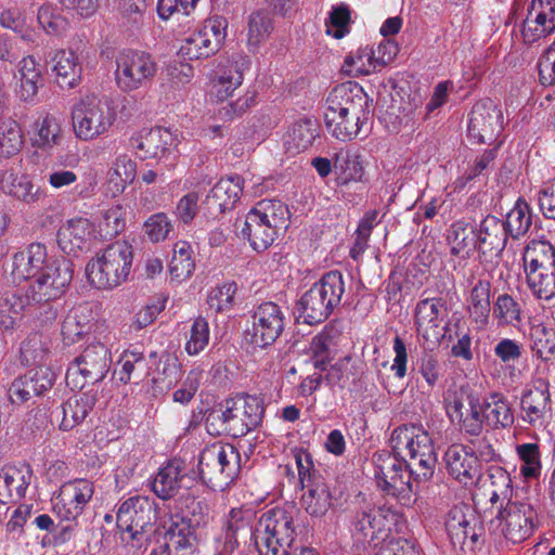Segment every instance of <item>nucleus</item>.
Segmentation results:
<instances>
[{
	"label": "nucleus",
	"mask_w": 555,
	"mask_h": 555,
	"mask_svg": "<svg viewBox=\"0 0 555 555\" xmlns=\"http://www.w3.org/2000/svg\"><path fill=\"white\" fill-rule=\"evenodd\" d=\"M367 96L357 83L345 82L332 89L326 99L324 122L337 140L350 141L369 119Z\"/></svg>",
	"instance_id": "obj_1"
},
{
	"label": "nucleus",
	"mask_w": 555,
	"mask_h": 555,
	"mask_svg": "<svg viewBox=\"0 0 555 555\" xmlns=\"http://www.w3.org/2000/svg\"><path fill=\"white\" fill-rule=\"evenodd\" d=\"M132 262V245L125 240L115 241L99 250L88 262V281L98 289H114L128 281Z\"/></svg>",
	"instance_id": "obj_2"
},
{
	"label": "nucleus",
	"mask_w": 555,
	"mask_h": 555,
	"mask_svg": "<svg viewBox=\"0 0 555 555\" xmlns=\"http://www.w3.org/2000/svg\"><path fill=\"white\" fill-rule=\"evenodd\" d=\"M393 451L404 459L416 480H427L434 474L437 455L426 430L415 425H403L391 435Z\"/></svg>",
	"instance_id": "obj_3"
},
{
	"label": "nucleus",
	"mask_w": 555,
	"mask_h": 555,
	"mask_svg": "<svg viewBox=\"0 0 555 555\" xmlns=\"http://www.w3.org/2000/svg\"><path fill=\"white\" fill-rule=\"evenodd\" d=\"M289 221L288 207L276 199H262L246 215L241 229L250 246L266 250L275 241L278 233L285 230Z\"/></svg>",
	"instance_id": "obj_4"
},
{
	"label": "nucleus",
	"mask_w": 555,
	"mask_h": 555,
	"mask_svg": "<svg viewBox=\"0 0 555 555\" xmlns=\"http://www.w3.org/2000/svg\"><path fill=\"white\" fill-rule=\"evenodd\" d=\"M295 518L284 508H271L260 515L253 531L259 555H287L296 537Z\"/></svg>",
	"instance_id": "obj_5"
},
{
	"label": "nucleus",
	"mask_w": 555,
	"mask_h": 555,
	"mask_svg": "<svg viewBox=\"0 0 555 555\" xmlns=\"http://www.w3.org/2000/svg\"><path fill=\"white\" fill-rule=\"evenodd\" d=\"M116 116L115 107L108 98L86 95L72 109L74 133L81 141H94L111 130Z\"/></svg>",
	"instance_id": "obj_6"
},
{
	"label": "nucleus",
	"mask_w": 555,
	"mask_h": 555,
	"mask_svg": "<svg viewBox=\"0 0 555 555\" xmlns=\"http://www.w3.org/2000/svg\"><path fill=\"white\" fill-rule=\"evenodd\" d=\"M344 293L345 281L341 272H327L300 298L299 318L309 325L323 322L340 304Z\"/></svg>",
	"instance_id": "obj_7"
},
{
	"label": "nucleus",
	"mask_w": 555,
	"mask_h": 555,
	"mask_svg": "<svg viewBox=\"0 0 555 555\" xmlns=\"http://www.w3.org/2000/svg\"><path fill=\"white\" fill-rule=\"evenodd\" d=\"M156 519L155 502L147 496L134 495L124 501L117 512L120 540L130 551L140 550L147 541L146 529Z\"/></svg>",
	"instance_id": "obj_8"
},
{
	"label": "nucleus",
	"mask_w": 555,
	"mask_h": 555,
	"mask_svg": "<svg viewBox=\"0 0 555 555\" xmlns=\"http://www.w3.org/2000/svg\"><path fill=\"white\" fill-rule=\"evenodd\" d=\"M527 283L539 299L555 298V263L551 248L546 242H532L524 256Z\"/></svg>",
	"instance_id": "obj_9"
},
{
	"label": "nucleus",
	"mask_w": 555,
	"mask_h": 555,
	"mask_svg": "<svg viewBox=\"0 0 555 555\" xmlns=\"http://www.w3.org/2000/svg\"><path fill=\"white\" fill-rule=\"evenodd\" d=\"M111 363V352L104 344H90L69 364L66 372L67 385L82 389L87 384L101 382L108 373Z\"/></svg>",
	"instance_id": "obj_10"
},
{
	"label": "nucleus",
	"mask_w": 555,
	"mask_h": 555,
	"mask_svg": "<svg viewBox=\"0 0 555 555\" xmlns=\"http://www.w3.org/2000/svg\"><path fill=\"white\" fill-rule=\"evenodd\" d=\"M157 73V64L147 52L127 49L116 56L115 80L118 88L131 92L150 83Z\"/></svg>",
	"instance_id": "obj_11"
},
{
	"label": "nucleus",
	"mask_w": 555,
	"mask_h": 555,
	"mask_svg": "<svg viewBox=\"0 0 555 555\" xmlns=\"http://www.w3.org/2000/svg\"><path fill=\"white\" fill-rule=\"evenodd\" d=\"M535 519L537 513L531 503L519 495L501 504L492 524L506 540L520 543L532 534Z\"/></svg>",
	"instance_id": "obj_12"
},
{
	"label": "nucleus",
	"mask_w": 555,
	"mask_h": 555,
	"mask_svg": "<svg viewBox=\"0 0 555 555\" xmlns=\"http://www.w3.org/2000/svg\"><path fill=\"white\" fill-rule=\"evenodd\" d=\"M446 411L452 423L470 436H479L483 429L482 403L469 387L449 390L444 398Z\"/></svg>",
	"instance_id": "obj_13"
},
{
	"label": "nucleus",
	"mask_w": 555,
	"mask_h": 555,
	"mask_svg": "<svg viewBox=\"0 0 555 555\" xmlns=\"http://www.w3.org/2000/svg\"><path fill=\"white\" fill-rule=\"evenodd\" d=\"M74 266L64 257L52 259L41 273L29 284L27 298L38 304H47L60 298L69 286Z\"/></svg>",
	"instance_id": "obj_14"
},
{
	"label": "nucleus",
	"mask_w": 555,
	"mask_h": 555,
	"mask_svg": "<svg viewBox=\"0 0 555 555\" xmlns=\"http://www.w3.org/2000/svg\"><path fill=\"white\" fill-rule=\"evenodd\" d=\"M399 515L390 507L367 506L358 511L351 521L353 537L373 546H378L390 538L392 526Z\"/></svg>",
	"instance_id": "obj_15"
},
{
	"label": "nucleus",
	"mask_w": 555,
	"mask_h": 555,
	"mask_svg": "<svg viewBox=\"0 0 555 555\" xmlns=\"http://www.w3.org/2000/svg\"><path fill=\"white\" fill-rule=\"evenodd\" d=\"M448 308L443 298L434 297L420 300L414 309V325L417 336L428 348L437 347L449 327Z\"/></svg>",
	"instance_id": "obj_16"
},
{
	"label": "nucleus",
	"mask_w": 555,
	"mask_h": 555,
	"mask_svg": "<svg viewBox=\"0 0 555 555\" xmlns=\"http://www.w3.org/2000/svg\"><path fill=\"white\" fill-rule=\"evenodd\" d=\"M263 412L262 402L258 397L238 395L225 400L220 417L229 435L242 437L261 423Z\"/></svg>",
	"instance_id": "obj_17"
},
{
	"label": "nucleus",
	"mask_w": 555,
	"mask_h": 555,
	"mask_svg": "<svg viewBox=\"0 0 555 555\" xmlns=\"http://www.w3.org/2000/svg\"><path fill=\"white\" fill-rule=\"evenodd\" d=\"M375 477L378 487L390 495H401L412 490L411 477L414 474L406 466L404 459L383 451L374 454Z\"/></svg>",
	"instance_id": "obj_18"
},
{
	"label": "nucleus",
	"mask_w": 555,
	"mask_h": 555,
	"mask_svg": "<svg viewBox=\"0 0 555 555\" xmlns=\"http://www.w3.org/2000/svg\"><path fill=\"white\" fill-rule=\"evenodd\" d=\"M225 38V21L210 18L203 27L188 36L180 46L179 54L188 60L206 59L218 52Z\"/></svg>",
	"instance_id": "obj_19"
},
{
	"label": "nucleus",
	"mask_w": 555,
	"mask_h": 555,
	"mask_svg": "<svg viewBox=\"0 0 555 555\" xmlns=\"http://www.w3.org/2000/svg\"><path fill=\"white\" fill-rule=\"evenodd\" d=\"M284 313L272 301L258 306L253 314L251 328L247 331L248 341L258 348L272 345L284 330Z\"/></svg>",
	"instance_id": "obj_20"
},
{
	"label": "nucleus",
	"mask_w": 555,
	"mask_h": 555,
	"mask_svg": "<svg viewBox=\"0 0 555 555\" xmlns=\"http://www.w3.org/2000/svg\"><path fill=\"white\" fill-rule=\"evenodd\" d=\"M94 493L93 483L78 478L63 483L53 502L54 513L63 520H76Z\"/></svg>",
	"instance_id": "obj_21"
},
{
	"label": "nucleus",
	"mask_w": 555,
	"mask_h": 555,
	"mask_svg": "<svg viewBox=\"0 0 555 555\" xmlns=\"http://www.w3.org/2000/svg\"><path fill=\"white\" fill-rule=\"evenodd\" d=\"M55 380L54 373L48 366H38L13 379L7 390L9 402L21 406L49 390Z\"/></svg>",
	"instance_id": "obj_22"
},
{
	"label": "nucleus",
	"mask_w": 555,
	"mask_h": 555,
	"mask_svg": "<svg viewBox=\"0 0 555 555\" xmlns=\"http://www.w3.org/2000/svg\"><path fill=\"white\" fill-rule=\"evenodd\" d=\"M503 128L502 112L491 100L474 105L468 124V135L476 143L492 142Z\"/></svg>",
	"instance_id": "obj_23"
},
{
	"label": "nucleus",
	"mask_w": 555,
	"mask_h": 555,
	"mask_svg": "<svg viewBox=\"0 0 555 555\" xmlns=\"http://www.w3.org/2000/svg\"><path fill=\"white\" fill-rule=\"evenodd\" d=\"M205 514L199 502L192 503V515L176 514L170 517L167 533L179 550H193L198 543L197 529L205 524Z\"/></svg>",
	"instance_id": "obj_24"
},
{
	"label": "nucleus",
	"mask_w": 555,
	"mask_h": 555,
	"mask_svg": "<svg viewBox=\"0 0 555 555\" xmlns=\"http://www.w3.org/2000/svg\"><path fill=\"white\" fill-rule=\"evenodd\" d=\"M444 462L449 475L464 486L473 485L480 476L478 457L463 444L450 446Z\"/></svg>",
	"instance_id": "obj_25"
},
{
	"label": "nucleus",
	"mask_w": 555,
	"mask_h": 555,
	"mask_svg": "<svg viewBox=\"0 0 555 555\" xmlns=\"http://www.w3.org/2000/svg\"><path fill=\"white\" fill-rule=\"evenodd\" d=\"M243 192V180L240 176H231L219 180L207 194L203 205L207 214L214 218L232 209Z\"/></svg>",
	"instance_id": "obj_26"
},
{
	"label": "nucleus",
	"mask_w": 555,
	"mask_h": 555,
	"mask_svg": "<svg viewBox=\"0 0 555 555\" xmlns=\"http://www.w3.org/2000/svg\"><path fill=\"white\" fill-rule=\"evenodd\" d=\"M94 234V227L87 218L67 220L57 231V245L63 253L77 256L85 250Z\"/></svg>",
	"instance_id": "obj_27"
},
{
	"label": "nucleus",
	"mask_w": 555,
	"mask_h": 555,
	"mask_svg": "<svg viewBox=\"0 0 555 555\" xmlns=\"http://www.w3.org/2000/svg\"><path fill=\"white\" fill-rule=\"evenodd\" d=\"M222 451L217 450L216 443L207 446L203 449L198 459V474L204 483L210 488L223 489L229 486L228 479L219 465V461L222 459L228 463L227 468L230 470L234 467V461L232 455L221 453Z\"/></svg>",
	"instance_id": "obj_28"
},
{
	"label": "nucleus",
	"mask_w": 555,
	"mask_h": 555,
	"mask_svg": "<svg viewBox=\"0 0 555 555\" xmlns=\"http://www.w3.org/2000/svg\"><path fill=\"white\" fill-rule=\"evenodd\" d=\"M55 82L63 89L77 87L82 76V65L73 50L57 49L50 56Z\"/></svg>",
	"instance_id": "obj_29"
},
{
	"label": "nucleus",
	"mask_w": 555,
	"mask_h": 555,
	"mask_svg": "<svg viewBox=\"0 0 555 555\" xmlns=\"http://www.w3.org/2000/svg\"><path fill=\"white\" fill-rule=\"evenodd\" d=\"M505 223L494 216H487L480 223L477 232V246L483 256L498 258L504 250L507 242Z\"/></svg>",
	"instance_id": "obj_30"
},
{
	"label": "nucleus",
	"mask_w": 555,
	"mask_h": 555,
	"mask_svg": "<svg viewBox=\"0 0 555 555\" xmlns=\"http://www.w3.org/2000/svg\"><path fill=\"white\" fill-rule=\"evenodd\" d=\"M51 260L48 259L47 248L43 244L31 243L25 250L13 256L12 274L16 279L35 280Z\"/></svg>",
	"instance_id": "obj_31"
},
{
	"label": "nucleus",
	"mask_w": 555,
	"mask_h": 555,
	"mask_svg": "<svg viewBox=\"0 0 555 555\" xmlns=\"http://www.w3.org/2000/svg\"><path fill=\"white\" fill-rule=\"evenodd\" d=\"M132 140L144 158H162L176 146L173 134L160 127L144 129Z\"/></svg>",
	"instance_id": "obj_32"
},
{
	"label": "nucleus",
	"mask_w": 555,
	"mask_h": 555,
	"mask_svg": "<svg viewBox=\"0 0 555 555\" xmlns=\"http://www.w3.org/2000/svg\"><path fill=\"white\" fill-rule=\"evenodd\" d=\"M185 462L181 459L170 460L156 474L152 490L162 500H168L175 496L182 487V481L186 476Z\"/></svg>",
	"instance_id": "obj_33"
},
{
	"label": "nucleus",
	"mask_w": 555,
	"mask_h": 555,
	"mask_svg": "<svg viewBox=\"0 0 555 555\" xmlns=\"http://www.w3.org/2000/svg\"><path fill=\"white\" fill-rule=\"evenodd\" d=\"M255 513L250 508L233 507L225 515L223 521V533L225 544L234 547L240 539L250 538L253 540V520Z\"/></svg>",
	"instance_id": "obj_34"
},
{
	"label": "nucleus",
	"mask_w": 555,
	"mask_h": 555,
	"mask_svg": "<svg viewBox=\"0 0 555 555\" xmlns=\"http://www.w3.org/2000/svg\"><path fill=\"white\" fill-rule=\"evenodd\" d=\"M333 171L338 184L360 181L364 173L362 155L352 149L339 150L333 158Z\"/></svg>",
	"instance_id": "obj_35"
},
{
	"label": "nucleus",
	"mask_w": 555,
	"mask_h": 555,
	"mask_svg": "<svg viewBox=\"0 0 555 555\" xmlns=\"http://www.w3.org/2000/svg\"><path fill=\"white\" fill-rule=\"evenodd\" d=\"M92 311L87 306L70 309L62 322L61 334L66 345H72L91 331Z\"/></svg>",
	"instance_id": "obj_36"
},
{
	"label": "nucleus",
	"mask_w": 555,
	"mask_h": 555,
	"mask_svg": "<svg viewBox=\"0 0 555 555\" xmlns=\"http://www.w3.org/2000/svg\"><path fill=\"white\" fill-rule=\"evenodd\" d=\"M243 82V72L237 62L220 64L212 80L211 93L218 101H225Z\"/></svg>",
	"instance_id": "obj_37"
},
{
	"label": "nucleus",
	"mask_w": 555,
	"mask_h": 555,
	"mask_svg": "<svg viewBox=\"0 0 555 555\" xmlns=\"http://www.w3.org/2000/svg\"><path fill=\"white\" fill-rule=\"evenodd\" d=\"M1 189L14 198L26 204L38 202L43 192L36 186L26 175H16L12 171H5L0 179Z\"/></svg>",
	"instance_id": "obj_38"
},
{
	"label": "nucleus",
	"mask_w": 555,
	"mask_h": 555,
	"mask_svg": "<svg viewBox=\"0 0 555 555\" xmlns=\"http://www.w3.org/2000/svg\"><path fill=\"white\" fill-rule=\"evenodd\" d=\"M483 421L494 428H508L514 424L511 402L501 392H491L482 403Z\"/></svg>",
	"instance_id": "obj_39"
},
{
	"label": "nucleus",
	"mask_w": 555,
	"mask_h": 555,
	"mask_svg": "<svg viewBox=\"0 0 555 555\" xmlns=\"http://www.w3.org/2000/svg\"><path fill=\"white\" fill-rule=\"evenodd\" d=\"M18 79L17 96L24 102H33L43 81L39 65L33 56L23 57L20 62Z\"/></svg>",
	"instance_id": "obj_40"
},
{
	"label": "nucleus",
	"mask_w": 555,
	"mask_h": 555,
	"mask_svg": "<svg viewBox=\"0 0 555 555\" xmlns=\"http://www.w3.org/2000/svg\"><path fill=\"white\" fill-rule=\"evenodd\" d=\"M94 393L81 392L70 397L63 405V418L60 424L62 430H70L82 423L95 404Z\"/></svg>",
	"instance_id": "obj_41"
},
{
	"label": "nucleus",
	"mask_w": 555,
	"mask_h": 555,
	"mask_svg": "<svg viewBox=\"0 0 555 555\" xmlns=\"http://www.w3.org/2000/svg\"><path fill=\"white\" fill-rule=\"evenodd\" d=\"M491 283L488 280H479L470 291L467 310L469 318L479 326L488 323L491 311L490 305Z\"/></svg>",
	"instance_id": "obj_42"
},
{
	"label": "nucleus",
	"mask_w": 555,
	"mask_h": 555,
	"mask_svg": "<svg viewBox=\"0 0 555 555\" xmlns=\"http://www.w3.org/2000/svg\"><path fill=\"white\" fill-rule=\"evenodd\" d=\"M28 481L25 474L15 466L0 470V503L16 502L25 496Z\"/></svg>",
	"instance_id": "obj_43"
},
{
	"label": "nucleus",
	"mask_w": 555,
	"mask_h": 555,
	"mask_svg": "<svg viewBox=\"0 0 555 555\" xmlns=\"http://www.w3.org/2000/svg\"><path fill=\"white\" fill-rule=\"evenodd\" d=\"M447 241L451 254L463 258L469 257L477 246V233L473 225L465 221L454 222L448 230Z\"/></svg>",
	"instance_id": "obj_44"
},
{
	"label": "nucleus",
	"mask_w": 555,
	"mask_h": 555,
	"mask_svg": "<svg viewBox=\"0 0 555 555\" xmlns=\"http://www.w3.org/2000/svg\"><path fill=\"white\" fill-rule=\"evenodd\" d=\"M307 492L301 498L305 511L313 517H322L332 506V498L328 487L322 478H314L312 483H307Z\"/></svg>",
	"instance_id": "obj_45"
},
{
	"label": "nucleus",
	"mask_w": 555,
	"mask_h": 555,
	"mask_svg": "<svg viewBox=\"0 0 555 555\" xmlns=\"http://www.w3.org/2000/svg\"><path fill=\"white\" fill-rule=\"evenodd\" d=\"M550 402V393L546 389L534 388L527 390L520 401L521 410L525 413L524 421L532 426L541 423Z\"/></svg>",
	"instance_id": "obj_46"
},
{
	"label": "nucleus",
	"mask_w": 555,
	"mask_h": 555,
	"mask_svg": "<svg viewBox=\"0 0 555 555\" xmlns=\"http://www.w3.org/2000/svg\"><path fill=\"white\" fill-rule=\"evenodd\" d=\"M446 530L454 546H463L468 538L473 542L477 541V533L461 507H454L448 513Z\"/></svg>",
	"instance_id": "obj_47"
},
{
	"label": "nucleus",
	"mask_w": 555,
	"mask_h": 555,
	"mask_svg": "<svg viewBox=\"0 0 555 555\" xmlns=\"http://www.w3.org/2000/svg\"><path fill=\"white\" fill-rule=\"evenodd\" d=\"M118 363L121 366L118 378L122 384H128L132 379L139 383L149 375V365L142 352L126 350Z\"/></svg>",
	"instance_id": "obj_48"
},
{
	"label": "nucleus",
	"mask_w": 555,
	"mask_h": 555,
	"mask_svg": "<svg viewBox=\"0 0 555 555\" xmlns=\"http://www.w3.org/2000/svg\"><path fill=\"white\" fill-rule=\"evenodd\" d=\"M26 306V299L15 293L7 292L0 298V328L12 331L17 326Z\"/></svg>",
	"instance_id": "obj_49"
},
{
	"label": "nucleus",
	"mask_w": 555,
	"mask_h": 555,
	"mask_svg": "<svg viewBox=\"0 0 555 555\" xmlns=\"http://www.w3.org/2000/svg\"><path fill=\"white\" fill-rule=\"evenodd\" d=\"M504 223L506 232L513 238H518L526 234L532 223L531 210L528 203L522 198H518L514 207L507 214Z\"/></svg>",
	"instance_id": "obj_50"
},
{
	"label": "nucleus",
	"mask_w": 555,
	"mask_h": 555,
	"mask_svg": "<svg viewBox=\"0 0 555 555\" xmlns=\"http://www.w3.org/2000/svg\"><path fill=\"white\" fill-rule=\"evenodd\" d=\"M489 480L491 487L490 502L495 504L498 502L506 501L519 496L515 492L512 485V478L507 470L501 466H493L489 469Z\"/></svg>",
	"instance_id": "obj_51"
},
{
	"label": "nucleus",
	"mask_w": 555,
	"mask_h": 555,
	"mask_svg": "<svg viewBox=\"0 0 555 555\" xmlns=\"http://www.w3.org/2000/svg\"><path fill=\"white\" fill-rule=\"evenodd\" d=\"M63 139V129L57 118L47 115L37 122L34 145L40 149H52L60 145Z\"/></svg>",
	"instance_id": "obj_52"
},
{
	"label": "nucleus",
	"mask_w": 555,
	"mask_h": 555,
	"mask_svg": "<svg viewBox=\"0 0 555 555\" xmlns=\"http://www.w3.org/2000/svg\"><path fill=\"white\" fill-rule=\"evenodd\" d=\"M172 251L173 254L169 264L170 274L177 280H185L192 274L195 268L191 245L185 241H179L173 245Z\"/></svg>",
	"instance_id": "obj_53"
},
{
	"label": "nucleus",
	"mask_w": 555,
	"mask_h": 555,
	"mask_svg": "<svg viewBox=\"0 0 555 555\" xmlns=\"http://www.w3.org/2000/svg\"><path fill=\"white\" fill-rule=\"evenodd\" d=\"M137 176V164L126 155L119 156L109 171V184L114 185V192L121 193L133 182Z\"/></svg>",
	"instance_id": "obj_54"
},
{
	"label": "nucleus",
	"mask_w": 555,
	"mask_h": 555,
	"mask_svg": "<svg viewBox=\"0 0 555 555\" xmlns=\"http://www.w3.org/2000/svg\"><path fill=\"white\" fill-rule=\"evenodd\" d=\"M24 138L21 126L15 120L0 125V156L12 157L23 147Z\"/></svg>",
	"instance_id": "obj_55"
},
{
	"label": "nucleus",
	"mask_w": 555,
	"mask_h": 555,
	"mask_svg": "<svg viewBox=\"0 0 555 555\" xmlns=\"http://www.w3.org/2000/svg\"><path fill=\"white\" fill-rule=\"evenodd\" d=\"M555 31V26L548 24L547 18L539 16L532 10H527V16L522 23L521 35L526 43H533L546 38Z\"/></svg>",
	"instance_id": "obj_56"
},
{
	"label": "nucleus",
	"mask_w": 555,
	"mask_h": 555,
	"mask_svg": "<svg viewBox=\"0 0 555 555\" xmlns=\"http://www.w3.org/2000/svg\"><path fill=\"white\" fill-rule=\"evenodd\" d=\"M273 29L272 21L263 12H255L248 18L247 44L249 50H257Z\"/></svg>",
	"instance_id": "obj_57"
},
{
	"label": "nucleus",
	"mask_w": 555,
	"mask_h": 555,
	"mask_svg": "<svg viewBox=\"0 0 555 555\" xmlns=\"http://www.w3.org/2000/svg\"><path fill=\"white\" fill-rule=\"evenodd\" d=\"M343 70L349 76L370 75L377 68L373 62V55L370 48H360L356 52L346 56Z\"/></svg>",
	"instance_id": "obj_58"
},
{
	"label": "nucleus",
	"mask_w": 555,
	"mask_h": 555,
	"mask_svg": "<svg viewBox=\"0 0 555 555\" xmlns=\"http://www.w3.org/2000/svg\"><path fill=\"white\" fill-rule=\"evenodd\" d=\"M531 350L542 361H548L555 353V333L538 325L531 330Z\"/></svg>",
	"instance_id": "obj_59"
},
{
	"label": "nucleus",
	"mask_w": 555,
	"mask_h": 555,
	"mask_svg": "<svg viewBox=\"0 0 555 555\" xmlns=\"http://www.w3.org/2000/svg\"><path fill=\"white\" fill-rule=\"evenodd\" d=\"M37 20L48 35L59 36L67 27V20L63 16L62 10L50 3H44L39 8Z\"/></svg>",
	"instance_id": "obj_60"
},
{
	"label": "nucleus",
	"mask_w": 555,
	"mask_h": 555,
	"mask_svg": "<svg viewBox=\"0 0 555 555\" xmlns=\"http://www.w3.org/2000/svg\"><path fill=\"white\" fill-rule=\"evenodd\" d=\"M493 315L500 324L515 325L521 320V307L511 295L501 294L493 305Z\"/></svg>",
	"instance_id": "obj_61"
},
{
	"label": "nucleus",
	"mask_w": 555,
	"mask_h": 555,
	"mask_svg": "<svg viewBox=\"0 0 555 555\" xmlns=\"http://www.w3.org/2000/svg\"><path fill=\"white\" fill-rule=\"evenodd\" d=\"M318 135V124L315 120L309 118L295 122L289 132V138L297 151H306L309 149Z\"/></svg>",
	"instance_id": "obj_62"
},
{
	"label": "nucleus",
	"mask_w": 555,
	"mask_h": 555,
	"mask_svg": "<svg viewBox=\"0 0 555 555\" xmlns=\"http://www.w3.org/2000/svg\"><path fill=\"white\" fill-rule=\"evenodd\" d=\"M237 285L235 282H225L209 292L207 304L210 309L217 312L228 311L234 306Z\"/></svg>",
	"instance_id": "obj_63"
},
{
	"label": "nucleus",
	"mask_w": 555,
	"mask_h": 555,
	"mask_svg": "<svg viewBox=\"0 0 555 555\" xmlns=\"http://www.w3.org/2000/svg\"><path fill=\"white\" fill-rule=\"evenodd\" d=\"M126 210L120 205H114L102 212L100 230L105 236H116L126 229Z\"/></svg>",
	"instance_id": "obj_64"
}]
</instances>
